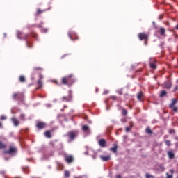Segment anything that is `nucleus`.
I'll return each instance as SVG.
<instances>
[{
    "instance_id": "obj_16",
    "label": "nucleus",
    "mask_w": 178,
    "mask_h": 178,
    "mask_svg": "<svg viewBox=\"0 0 178 178\" xmlns=\"http://www.w3.org/2000/svg\"><path fill=\"white\" fill-rule=\"evenodd\" d=\"M142 98H144V93L143 92V91H140L137 94V99H138V101H141Z\"/></svg>"
},
{
    "instance_id": "obj_4",
    "label": "nucleus",
    "mask_w": 178,
    "mask_h": 178,
    "mask_svg": "<svg viewBox=\"0 0 178 178\" xmlns=\"http://www.w3.org/2000/svg\"><path fill=\"white\" fill-rule=\"evenodd\" d=\"M138 38H139L140 41L148 40L149 38V35L145 33H140L138 35Z\"/></svg>"
},
{
    "instance_id": "obj_1",
    "label": "nucleus",
    "mask_w": 178,
    "mask_h": 178,
    "mask_svg": "<svg viewBox=\"0 0 178 178\" xmlns=\"http://www.w3.org/2000/svg\"><path fill=\"white\" fill-rule=\"evenodd\" d=\"M18 38L19 40H26V44L27 48H33V43L29 40V38L31 37H33V38H35L37 37L36 33H30V34H24L22 32H19L17 34Z\"/></svg>"
},
{
    "instance_id": "obj_2",
    "label": "nucleus",
    "mask_w": 178,
    "mask_h": 178,
    "mask_svg": "<svg viewBox=\"0 0 178 178\" xmlns=\"http://www.w3.org/2000/svg\"><path fill=\"white\" fill-rule=\"evenodd\" d=\"M74 83H76V78H74L73 74L64 76L61 79V84H63V86L71 87Z\"/></svg>"
},
{
    "instance_id": "obj_5",
    "label": "nucleus",
    "mask_w": 178,
    "mask_h": 178,
    "mask_svg": "<svg viewBox=\"0 0 178 178\" xmlns=\"http://www.w3.org/2000/svg\"><path fill=\"white\" fill-rule=\"evenodd\" d=\"M72 99H73V96H72V93L70 92L68 96L63 97L61 98V101H63V102H71Z\"/></svg>"
},
{
    "instance_id": "obj_48",
    "label": "nucleus",
    "mask_w": 178,
    "mask_h": 178,
    "mask_svg": "<svg viewBox=\"0 0 178 178\" xmlns=\"http://www.w3.org/2000/svg\"><path fill=\"white\" fill-rule=\"evenodd\" d=\"M170 173H172V175H173V173H175V171L173 170H170Z\"/></svg>"
},
{
    "instance_id": "obj_40",
    "label": "nucleus",
    "mask_w": 178,
    "mask_h": 178,
    "mask_svg": "<svg viewBox=\"0 0 178 178\" xmlns=\"http://www.w3.org/2000/svg\"><path fill=\"white\" fill-rule=\"evenodd\" d=\"M166 178H173V175H169L168 172L166 173Z\"/></svg>"
},
{
    "instance_id": "obj_30",
    "label": "nucleus",
    "mask_w": 178,
    "mask_h": 178,
    "mask_svg": "<svg viewBox=\"0 0 178 178\" xmlns=\"http://www.w3.org/2000/svg\"><path fill=\"white\" fill-rule=\"evenodd\" d=\"M145 178H155V177H154V175H152L150 174L146 173Z\"/></svg>"
},
{
    "instance_id": "obj_56",
    "label": "nucleus",
    "mask_w": 178,
    "mask_h": 178,
    "mask_svg": "<svg viewBox=\"0 0 178 178\" xmlns=\"http://www.w3.org/2000/svg\"><path fill=\"white\" fill-rule=\"evenodd\" d=\"M2 173H3V174H4V173H5V172H3Z\"/></svg>"
},
{
    "instance_id": "obj_6",
    "label": "nucleus",
    "mask_w": 178,
    "mask_h": 178,
    "mask_svg": "<svg viewBox=\"0 0 178 178\" xmlns=\"http://www.w3.org/2000/svg\"><path fill=\"white\" fill-rule=\"evenodd\" d=\"M36 127L39 130H42V129H45V127H47V123L43 122H38V123L36 124Z\"/></svg>"
},
{
    "instance_id": "obj_55",
    "label": "nucleus",
    "mask_w": 178,
    "mask_h": 178,
    "mask_svg": "<svg viewBox=\"0 0 178 178\" xmlns=\"http://www.w3.org/2000/svg\"><path fill=\"white\" fill-rule=\"evenodd\" d=\"M75 40H79V38H78V37H76V38H75Z\"/></svg>"
},
{
    "instance_id": "obj_42",
    "label": "nucleus",
    "mask_w": 178,
    "mask_h": 178,
    "mask_svg": "<svg viewBox=\"0 0 178 178\" xmlns=\"http://www.w3.org/2000/svg\"><path fill=\"white\" fill-rule=\"evenodd\" d=\"M178 90V85L175 86L173 90V92H176V91H177Z\"/></svg>"
},
{
    "instance_id": "obj_29",
    "label": "nucleus",
    "mask_w": 178,
    "mask_h": 178,
    "mask_svg": "<svg viewBox=\"0 0 178 178\" xmlns=\"http://www.w3.org/2000/svg\"><path fill=\"white\" fill-rule=\"evenodd\" d=\"M88 129H89V127H88V126H87V125H83V126L82 127V129L83 130V131H88Z\"/></svg>"
},
{
    "instance_id": "obj_7",
    "label": "nucleus",
    "mask_w": 178,
    "mask_h": 178,
    "mask_svg": "<svg viewBox=\"0 0 178 178\" xmlns=\"http://www.w3.org/2000/svg\"><path fill=\"white\" fill-rule=\"evenodd\" d=\"M5 154H8L12 155L13 154H16V147L13 146H10L9 150L4 151Z\"/></svg>"
},
{
    "instance_id": "obj_28",
    "label": "nucleus",
    "mask_w": 178,
    "mask_h": 178,
    "mask_svg": "<svg viewBox=\"0 0 178 178\" xmlns=\"http://www.w3.org/2000/svg\"><path fill=\"white\" fill-rule=\"evenodd\" d=\"M64 176L65 177H69L70 176V172L69 171L65 170L64 172Z\"/></svg>"
},
{
    "instance_id": "obj_49",
    "label": "nucleus",
    "mask_w": 178,
    "mask_h": 178,
    "mask_svg": "<svg viewBox=\"0 0 178 178\" xmlns=\"http://www.w3.org/2000/svg\"><path fill=\"white\" fill-rule=\"evenodd\" d=\"M39 77H40V80H41L42 79H43V76H42V75H41V74L39 76Z\"/></svg>"
},
{
    "instance_id": "obj_23",
    "label": "nucleus",
    "mask_w": 178,
    "mask_h": 178,
    "mask_svg": "<svg viewBox=\"0 0 178 178\" xmlns=\"http://www.w3.org/2000/svg\"><path fill=\"white\" fill-rule=\"evenodd\" d=\"M44 136L47 137V138H51V137H52V135L51 134V131H46L44 133Z\"/></svg>"
},
{
    "instance_id": "obj_54",
    "label": "nucleus",
    "mask_w": 178,
    "mask_h": 178,
    "mask_svg": "<svg viewBox=\"0 0 178 178\" xmlns=\"http://www.w3.org/2000/svg\"><path fill=\"white\" fill-rule=\"evenodd\" d=\"M63 111H65V108H63V109L61 110V112H63Z\"/></svg>"
},
{
    "instance_id": "obj_43",
    "label": "nucleus",
    "mask_w": 178,
    "mask_h": 178,
    "mask_svg": "<svg viewBox=\"0 0 178 178\" xmlns=\"http://www.w3.org/2000/svg\"><path fill=\"white\" fill-rule=\"evenodd\" d=\"M1 120H6V116L5 115H1V118H0Z\"/></svg>"
},
{
    "instance_id": "obj_36",
    "label": "nucleus",
    "mask_w": 178,
    "mask_h": 178,
    "mask_svg": "<svg viewBox=\"0 0 178 178\" xmlns=\"http://www.w3.org/2000/svg\"><path fill=\"white\" fill-rule=\"evenodd\" d=\"M72 34L71 33V32H69L68 33V37L70 38V40H73L74 39H73V37H72Z\"/></svg>"
},
{
    "instance_id": "obj_57",
    "label": "nucleus",
    "mask_w": 178,
    "mask_h": 178,
    "mask_svg": "<svg viewBox=\"0 0 178 178\" xmlns=\"http://www.w3.org/2000/svg\"><path fill=\"white\" fill-rule=\"evenodd\" d=\"M178 144V143H177V145Z\"/></svg>"
},
{
    "instance_id": "obj_17",
    "label": "nucleus",
    "mask_w": 178,
    "mask_h": 178,
    "mask_svg": "<svg viewBox=\"0 0 178 178\" xmlns=\"http://www.w3.org/2000/svg\"><path fill=\"white\" fill-rule=\"evenodd\" d=\"M14 126H19V124H20V122L18 121L17 118H13L11 119Z\"/></svg>"
},
{
    "instance_id": "obj_34",
    "label": "nucleus",
    "mask_w": 178,
    "mask_h": 178,
    "mask_svg": "<svg viewBox=\"0 0 178 178\" xmlns=\"http://www.w3.org/2000/svg\"><path fill=\"white\" fill-rule=\"evenodd\" d=\"M122 115H124V116H126L127 115V110H126L125 108H122Z\"/></svg>"
},
{
    "instance_id": "obj_13",
    "label": "nucleus",
    "mask_w": 178,
    "mask_h": 178,
    "mask_svg": "<svg viewBox=\"0 0 178 178\" xmlns=\"http://www.w3.org/2000/svg\"><path fill=\"white\" fill-rule=\"evenodd\" d=\"M164 88H167L168 90L172 88V81H167L164 83Z\"/></svg>"
},
{
    "instance_id": "obj_52",
    "label": "nucleus",
    "mask_w": 178,
    "mask_h": 178,
    "mask_svg": "<svg viewBox=\"0 0 178 178\" xmlns=\"http://www.w3.org/2000/svg\"><path fill=\"white\" fill-rule=\"evenodd\" d=\"M3 37L6 38V33H3Z\"/></svg>"
},
{
    "instance_id": "obj_18",
    "label": "nucleus",
    "mask_w": 178,
    "mask_h": 178,
    "mask_svg": "<svg viewBox=\"0 0 178 178\" xmlns=\"http://www.w3.org/2000/svg\"><path fill=\"white\" fill-rule=\"evenodd\" d=\"M110 151H112V152L116 154V152H118V145L114 144L113 147L110 148Z\"/></svg>"
},
{
    "instance_id": "obj_20",
    "label": "nucleus",
    "mask_w": 178,
    "mask_h": 178,
    "mask_svg": "<svg viewBox=\"0 0 178 178\" xmlns=\"http://www.w3.org/2000/svg\"><path fill=\"white\" fill-rule=\"evenodd\" d=\"M167 154L169 159H173L175 158V153L172 151H168Z\"/></svg>"
},
{
    "instance_id": "obj_12",
    "label": "nucleus",
    "mask_w": 178,
    "mask_h": 178,
    "mask_svg": "<svg viewBox=\"0 0 178 178\" xmlns=\"http://www.w3.org/2000/svg\"><path fill=\"white\" fill-rule=\"evenodd\" d=\"M46 11L47 10H41L40 8H38L35 13V16L38 17V16H40V15H42V13H44V12H46Z\"/></svg>"
},
{
    "instance_id": "obj_51",
    "label": "nucleus",
    "mask_w": 178,
    "mask_h": 178,
    "mask_svg": "<svg viewBox=\"0 0 178 178\" xmlns=\"http://www.w3.org/2000/svg\"><path fill=\"white\" fill-rule=\"evenodd\" d=\"M66 108H67V106L66 105H64L63 109H66Z\"/></svg>"
},
{
    "instance_id": "obj_35",
    "label": "nucleus",
    "mask_w": 178,
    "mask_h": 178,
    "mask_svg": "<svg viewBox=\"0 0 178 178\" xmlns=\"http://www.w3.org/2000/svg\"><path fill=\"white\" fill-rule=\"evenodd\" d=\"M169 134H176V131H175V129H170Z\"/></svg>"
},
{
    "instance_id": "obj_44",
    "label": "nucleus",
    "mask_w": 178,
    "mask_h": 178,
    "mask_svg": "<svg viewBox=\"0 0 178 178\" xmlns=\"http://www.w3.org/2000/svg\"><path fill=\"white\" fill-rule=\"evenodd\" d=\"M162 19H163V15H160L159 16V20H162Z\"/></svg>"
},
{
    "instance_id": "obj_26",
    "label": "nucleus",
    "mask_w": 178,
    "mask_h": 178,
    "mask_svg": "<svg viewBox=\"0 0 178 178\" xmlns=\"http://www.w3.org/2000/svg\"><path fill=\"white\" fill-rule=\"evenodd\" d=\"M145 132L147 134H153L152 130H151V129L149 127H147L145 129Z\"/></svg>"
},
{
    "instance_id": "obj_15",
    "label": "nucleus",
    "mask_w": 178,
    "mask_h": 178,
    "mask_svg": "<svg viewBox=\"0 0 178 178\" xmlns=\"http://www.w3.org/2000/svg\"><path fill=\"white\" fill-rule=\"evenodd\" d=\"M159 33L160 34V35H163V37H165V33H166V29H165V28L163 27H161L160 29L159 30Z\"/></svg>"
},
{
    "instance_id": "obj_50",
    "label": "nucleus",
    "mask_w": 178,
    "mask_h": 178,
    "mask_svg": "<svg viewBox=\"0 0 178 178\" xmlns=\"http://www.w3.org/2000/svg\"><path fill=\"white\" fill-rule=\"evenodd\" d=\"M2 122H0V129H2Z\"/></svg>"
},
{
    "instance_id": "obj_47",
    "label": "nucleus",
    "mask_w": 178,
    "mask_h": 178,
    "mask_svg": "<svg viewBox=\"0 0 178 178\" xmlns=\"http://www.w3.org/2000/svg\"><path fill=\"white\" fill-rule=\"evenodd\" d=\"M115 178H122V176L120 175H116Z\"/></svg>"
},
{
    "instance_id": "obj_37",
    "label": "nucleus",
    "mask_w": 178,
    "mask_h": 178,
    "mask_svg": "<svg viewBox=\"0 0 178 178\" xmlns=\"http://www.w3.org/2000/svg\"><path fill=\"white\" fill-rule=\"evenodd\" d=\"M111 99H112L113 101H116V99H118V97L116 96H111Z\"/></svg>"
},
{
    "instance_id": "obj_41",
    "label": "nucleus",
    "mask_w": 178,
    "mask_h": 178,
    "mask_svg": "<svg viewBox=\"0 0 178 178\" xmlns=\"http://www.w3.org/2000/svg\"><path fill=\"white\" fill-rule=\"evenodd\" d=\"M52 83H54V84H56V86H60L59 83H58L57 80H53Z\"/></svg>"
},
{
    "instance_id": "obj_31",
    "label": "nucleus",
    "mask_w": 178,
    "mask_h": 178,
    "mask_svg": "<svg viewBox=\"0 0 178 178\" xmlns=\"http://www.w3.org/2000/svg\"><path fill=\"white\" fill-rule=\"evenodd\" d=\"M165 144L167 145V147H170V140H165Z\"/></svg>"
},
{
    "instance_id": "obj_22",
    "label": "nucleus",
    "mask_w": 178,
    "mask_h": 178,
    "mask_svg": "<svg viewBox=\"0 0 178 178\" xmlns=\"http://www.w3.org/2000/svg\"><path fill=\"white\" fill-rule=\"evenodd\" d=\"M168 95V92H166L165 90H162L159 95L160 98H163V97H166V95Z\"/></svg>"
},
{
    "instance_id": "obj_21",
    "label": "nucleus",
    "mask_w": 178,
    "mask_h": 178,
    "mask_svg": "<svg viewBox=\"0 0 178 178\" xmlns=\"http://www.w3.org/2000/svg\"><path fill=\"white\" fill-rule=\"evenodd\" d=\"M177 103V99H172L171 104H170V108H173L175 105Z\"/></svg>"
},
{
    "instance_id": "obj_32",
    "label": "nucleus",
    "mask_w": 178,
    "mask_h": 178,
    "mask_svg": "<svg viewBox=\"0 0 178 178\" xmlns=\"http://www.w3.org/2000/svg\"><path fill=\"white\" fill-rule=\"evenodd\" d=\"M33 72H37L38 70H42V68L41 67H35L33 69Z\"/></svg>"
},
{
    "instance_id": "obj_25",
    "label": "nucleus",
    "mask_w": 178,
    "mask_h": 178,
    "mask_svg": "<svg viewBox=\"0 0 178 178\" xmlns=\"http://www.w3.org/2000/svg\"><path fill=\"white\" fill-rule=\"evenodd\" d=\"M19 81L20 83H24L26 81V78L24 77V76L21 75L19 76Z\"/></svg>"
},
{
    "instance_id": "obj_3",
    "label": "nucleus",
    "mask_w": 178,
    "mask_h": 178,
    "mask_svg": "<svg viewBox=\"0 0 178 178\" xmlns=\"http://www.w3.org/2000/svg\"><path fill=\"white\" fill-rule=\"evenodd\" d=\"M13 99L14 101H19L20 102L24 100V94L20 92H16L13 94Z\"/></svg>"
},
{
    "instance_id": "obj_27",
    "label": "nucleus",
    "mask_w": 178,
    "mask_h": 178,
    "mask_svg": "<svg viewBox=\"0 0 178 178\" xmlns=\"http://www.w3.org/2000/svg\"><path fill=\"white\" fill-rule=\"evenodd\" d=\"M117 94H119V95H123V88L118 89L116 90Z\"/></svg>"
},
{
    "instance_id": "obj_33",
    "label": "nucleus",
    "mask_w": 178,
    "mask_h": 178,
    "mask_svg": "<svg viewBox=\"0 0 178 178\" xmlns=\"http://www.w3.org/2000/svg\"><path fill=\"white\" fill-rule=\"evenodd\" d=\"M170 108L173 111V112H177V107L172 106V107Z\"/></svg>"
},
{
    "instance_id": "obj_8",
    "label": "nucleus",
    "mask_w": 178,
    "mask_h": 178,
    "mask_svg": "<svg viewBox=\"0 0 178 178\" xmlns=\"http://www.w3.org/2000/svg\"><path fill=\"white\" fill-rule=\"evenodd\" d=\"M67 137L70 138V140H74V137L77 136V132L76 131H70L67 134Z\"/></svg>"
},
{
    "instance_id": "obj_53",
    "label": "nucleus",
    "mask_w": 178,
    "mask_h": 178,
    "mask_svg": "<svg viewBox=\"0 0 178 178\" xmlns=\"http://www.w3.org/2000/svg\"><path fill=\"white\" fill-rule=\"evenodd\" d=\"M37 27H42L41 25H38Z\"/></svg>"
},
{
    "instance_id": "obj_39",
    "label": "nucleus",
    "mask_w": 178,
    "mask_h": 178,
    "mask_svg": "<svg viewBox=\"0 0 178 178\" xmlns=\"http://www.w3.org/2000/svg\"><path fill=\"white\" fill-rule=\"evenodd\" d=\"M131 127H132V126H131V127H127L126 129H125L126 132H127V133H129V131L130 130H131Z\"/></svg>"
},
{
    "instance_id": "obj_24",
    "label": "nucleus",
    "mask_w": 178,
    "mask_h": 178,
    "mask_svg": "<svg viewBox=\"0 0 178 178\" xmlns=\"http://www.w3.org/2000/svg\"><path fill=\"white\" fill-rule=\"evenodd\" d=\"M5 148H6V145L2 141H0V149H5Z\"/></svg>"
},
{
    "instance_id": "obj_9",
    "label": "nucleus",
    "mask_w": 178,
    "mask_h": 178,
    "mask_svg": "<svg viewBox=\"0 0 178 178\" xmlns=\"http://www.w3.org/2000/svg\"><path fill=\"white\" fill-rule=\"evenodd\" d=\"M98 144L99 147H101L102 148H105V147H106V140L105 139L102 138L99 140Z\"/></svg>"
},
{
    "instance_id": "obj_14",
    "label": "nucleus",
    "mask_w": 178,
    "mask_h": 178,
    "mask_svg": "<svg viewBox=\"0 0 178 178\" xmlns=\"http://www.w3.org/2000/svg\"><path fill=\"white\" fill-rule=\"evenodd\" d=\"M151 69H156V65L155 64V60L152 59L149 62Z\"/></svg>"
},
{
    "instance_id": "obj_38",
    "label": "nucleus",
    "mask_w": 178,
    "mask_h": 178,
    "mask_svg": "<svg viewBox=\"0 0 178 178\" xmlns=\"http://www.w3.org/2000/svg\"><path fill=\"white\" fill-rule=\"evenodd\" d=\"M25 118H26V115H24V114H21L20 115V119L22 120H25Z\"/></svg>"
},
{
    "instance_id": "obj_46",
    "label": "nucleus",
    "mask_w": 178,
    "mask_h": 178,
    "mask_svg": "<svg viewBox=\"0 0 178 178\" xmlns=\"http://www.w3.org/2000/svg\"><path fill=\"white\" fill-rule=\"evenodd\" d=\"M159 168L161 169V170H165V167H163V165H160Z\"/></svg>"
},
{
    "instance_id": "obj_45",
    "label": "nucleus",
    "mask_w": 178,
    "mask_h": 178,
    "mask_svg": "<svg viewBox=\"0 0 178 178\" xmlns=\"http://www.w3.org/2000/svg\"><path fill=\"white\" fill-rule=\"evenodd\" d=\"M144 44H145V45H148V39L145 40Z\"/></svg>"
},
{
    "instance_id": "obj_19",
    "label": "nucleus",
    "mask_w": 178,
    "mask_h": 178,
    "mask_svg": "<svg viewBox=\"0 0 178 178\" xmlns=\"http://www.w3.org/2000/svg\"><path fill=\"white\" fill-rule=\"evenodd\" d=\"M37 84H38V88H36V90H40L42 88V81H41V79H39L37 81Z\"/></svg>"
},
{
    "instance_id": "obj_10",
    "label": "nucleus",
    "mask_w": 178,
    "mask_h": 178,
    "mask_svg": "<svg viewBox=\"0 0 178 178\" xmlns=\"http://www.w3.org/2000/svg\"><path fill=\"white\" fill-rule=\"evenodd\" d=\"M65 161L67 162V163H72V162H73V161H74V159L73 158V156H72V155L65 156Z\"/></svg>"
},
{
    "instance_id": "obj_11",
    "label": "nucleus",
    "mask_w": 178,
    "mask_h": 178,
    "mask_svg": "<svg viewBox=\"0 0 178 178\" xmlns=\"http://www.w3.org/2000/svg\"><path fill=\"white\" fill-rule=\"evenodd\" d=\"M100 159H102L103 162H108V161H111V155H108V156L101 155Z\"/></svg>"
}]
</instances>
